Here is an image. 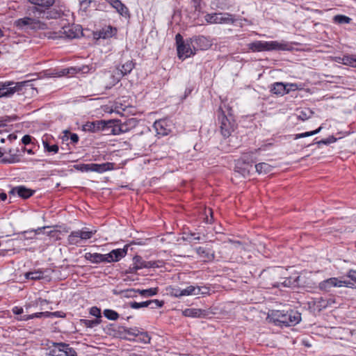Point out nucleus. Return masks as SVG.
Returning <instances> with one entry per match:
<instances>
[{"instance_id": "obj_1", "label": "nucleus", "mask_w": 356, "mask_h": 356, "mask_svg": "<svg viewBox=\"0 0 356 356\" xmlns=\"http://www.w3.org/2000/svg\"><path fill=\"white\" fill-rule=\"evenodd\" d=\"M61 10L60 9L53 8L51 10H41L40 8H32L29 10L27 16L18 19L15 22V24L19 28L28 27L31 29H47V25L42 22L43 19H57L61 16Z\"/></svg>"}, {"instance_id": "obj_2", "label": "nucleus", "mask_w": 356, "mask_h": 356, "mask_svg": "<svg viewBox=\"0 0 356 356\" xmlns=\"http://www.w3.org/2000/svg\"><path fill=\"white\" fill-rule=\"evenodd\" d=\"M268 318L278 326H294L301 321V314L298 311L290 309L272 310L268 314Z\"/></svg>"}, {"instance_id": "obj_3", "label": "nucleus", "mask_w": 356, "mask_h": 356, "mask_svg": "<svg viewBox=\"0 0 356 356\" xmlns=\"http://www.w3.org/2000/svg\"><path fill=\"white\" fill-rule=\"evenodd\" d=\"M127 250L128 245H125L123 248L113 250L105 254L87 252L85 254V259L92 264L116 262L126 256Z\"/></svg>"}, {"instance_id": "obj_4", "label": "nucleus", "mask_w": 356, "mask_h": 356, "mask_svg": "<svg viewBox=\"0 0 356 356\" xmlns=\"http://www.w3.org/2000/svg\"><path fill=\"white\" fill-rule=\"evenodd\" d=\"M248 49L252 52L285 51L288 49V44L278 41H255L248 44Z\"/></svg>"}, {"instance_id": "obj_5", "label": "nucleus", "mask_w": 356, "mask_h": 356, "mask_svg": "<svg viewBox=\"0 0 356 356\" xmlns=\"http://www.w3.org/2000/svg\"><path fill=\"white\" fill-rule=\"evenodd\" d=\"M175 40L177 55L180 59H185L195 54L196 51L193 49L190 39L184 41L181 34L177 33L175 35Z\"/></svg>"}, {"instance_id": "obj_6", "label": "nucleus", "mask_w": 356, "mask_h": 356, "mask_svg": "<svg viewBox=\"0 0 356 356\" xmlns=\"http://www.w3.org/2000/svg\"><path fill=\"white\" fill-rule=\"evenodd\" d=\"M96 233V230H89L84 227L82 229L72 232L67 237V241L70 245H78L82 241L90 239Z\"/></svg>"}, {"instance_id": "obj_7", "label": "nucleus", "mask_w": 356, "mask_h": 356, "mask_svg": "<svg viewBox=\"0 0 356 356\" xmlns=\"http://www.w3.org/2000/svg\"><path fill=\"white\" fill-rule=\"evenodd\" d=\"M218 120L220 122V129L221 134L225 138H228L235 129V123L226 116L221 108H219Z\"/></svg>"}, {"instance_id": "obj_8", "label": "nucleus", "mask_w": 356, "mask_h": 356, "mask_svg": "<svg viewBox=\"0 0 356 356\" xmlns=\"http://www.w3.org/2000/svg\"><path fill=\"white\" fill-rule=\"evenodd\" d=\"M133 267L131 268V273H136L138 270L142 268H159L161 266V261H146L140 256L136 255L133 259Z\"/></svg>"}, {"instance_id": "obj_9", "label": "nucleus", "mask_w": 356, "mask_h": 356, "mask_svg": "<svg viewBox=\"0 0 356 356\" xmlns=\"http://www.w3.org/2000/svg\"><path fill=\"white\" fill-rule=\"evenodd\" d=\"M205 20L211 24L234 23V19L229 13H211L205 15Z\"/></svg>"}, {"instance_id": "obj_10", "label": "nucleus", "mask_w": 356, "mask_h": 356, "mask_svg": "<svg viewBox=\"0 0 356 356\" xmlns=\"http://www.w3.org/2000/svg\"><path fill=\"white\" fill-rule=\"evenodd\" d=\"M28 81L21 83L5 82L0 83V97H10L15 92L18 91L21 87L25 85Z\"/></svg>"}, {"instance_id": "obj_11", "label": "nucleus", "mask_w": 356, "mask_h": 356, "mask_svg": "<svg viewBox=\"0 0 356 356\" xmlns=\"http://www.w3.org/2000/svg\"><path fill=\"white\" fill-rule=\"evenodd\" d=\"M190 42L193 49L195 51L198 50H207L212 44L211 40L203 35L195 36L190 38Z\"/></svg>"}, {"instance_id": "obj_12", "label": "nucleus", "mask_w": 356, "mask_h": 356, "mask_svg": "<svg viewBox=\"0 0 356 356\" xmlns=\"http://www.w3.org/2000/svg\"><path fill=\"white\" fill-rule=\"evenodd\" d=\"M135 67V63L133 60H128L126 63L119 65L117 67V78L110 86H106V88H111L116 83L119 82L120 78L131 73Z\"/></svg>"}, {"instance_id": "obj_13", "label": "nucleus", "mask_w": 356, "mask_h": 356, "mask_svg": "<svg viewBox=\"0 0 356 356\" xmlns=\"http://www.w3.org/2000/svg\"><path fill=\"white\" fill-rule=\"evenodd\" d=\"M256 161V158H253V153H245L242 156V161H238L235 167V169L237 172H239L242 174L243 177L249 175L250 170L246 168L241 169V165H247L248 166L251 167L252 164Z\"/></svg>"}, {"instance_id": "obj_14", "label": "nucleus", "mask_w": 356, "mask_h": 356, "mask_svg": "<svg viewBox=\"0 0 356 356\" xmlns=\"http://www.w3.org/2000/svg\"><path fill=\"white\" fill-rule=\"evenodd\" d=\"M80 29L73 24H67L62 26L59 31L58 37L73 39L79 35Z\"/></svg>"}, {"instance_id": "obj_15", "label": "nucleus", "mask_w": 356, "mask_h": 356, "mask_svg": "<svg viewBox=\"0 0 356 356\" xmlns=\"http://www.w3.org/2000/svg\"><path fill=\"white\" fill-rule=\"evenodd\" d=\"M345 282L337 277H331L319 283V289L322 291L329 292L333 287H341Z\"/></svg>"}, {"instance_id": "obj_16", "label": "nucleus", "mask_w": 356, "mask_h": 356, "mask_svg": "<svg viewBox=\"0 0 356 356\" xmlns=\"http://www.w3.org/2000/svg\"><path fill=\"white\" fill-rule=\"evenodd\" d=\"M34 193V191L26 188L24 186H19L13 187L9 192L10 199H11L12 196H15L17 195L19 197L23 199H27L31 197Z\"/></svg>"}, {"instance_id": "obj_17", "label": "nucleus", "mask_w": 356, "mask_h": 356, "mask_svg": "<svg viewBox=\"0 0 356 356\" xmlns=\"http://www.w3.org/2000/svg\"><path fill=\"white\" fill-rule=\"evenodd\" d=\"M335 304V299L333 297L328 298L321 297L314 300V306L319 312L328 307H334Z\"/></svg>"}, {"instance_id": "obj_18", "label": "nucleus", "mask_w": 356, "mask_h": 356, "mask_svg": "<svg viewBox=\"0 0 356 356\" xmlns=\"http://www.w3.org/2000/svg\"><path fill=\"white\" fill-rule=\"evenodd\" d=\"M120 120H105V126L104 128V131L106 132V134H112V135H120L121 134L120 128Z\"/></svg>"}, {"instance_id": "obj_19", "label": "nucleus", "mask_w": 356, "mask_h": 356, "mask_svg": "<svg viewBox=\"0 0 356 356\" xmlns=\"http://www.w3.org/2000/svg\"><path fill=\"white\" fill-rule=\"evenodd\" d=\"M152 304H155V306L152 307V309L160 308V307H163V302L159 301V300H156V299L147 300V301L142 302H131L129 303V306L132 309H140L142 307H149V305H152Z\"/></svg>"}, {"instance_id": "obj_20", "label": "nucleus", "mask_w": 356, "mask_h": 356, "mask_svg": "<svg viewBox=\"0 0 356 356\" xmlns=\"http://www.w3.org/2000/svg\"><path fill=\"white\" fill-rule=\"evenodd\" d=\"M108 2L116 11L124 17H129V12L127 6L123 4L120 0H105Z\"/></svg>"}, {"instance_id": "obj_21", "label": "nucleus", "mask_w": 356, "mask_h": 356, "mask_svg": "<svg viewBox=\"0 0 356 356\" xmlns=\"http://www.w3.org/2000/svg\"><path fill=\"white\" fill-rule=\"evenodd\" d=\"M158 291H159L158 288H150L148 289H143V290H140V289L136 290V289H131L127 290L126 292L128 293L127 295V296H133L134 297V296H136V295L132 294V293H138L142 296L150 297V296L156 295Z\"/></svg>"}, {"instance_id": "obj_22", "label": "nucleus", "mask_w": 356, "mask_h": 356, "mask_svg": "<svg viewBox=\"0 0 356 356\" xmlns=\"http://www.w3.org/2000/svg\"><path fill=\"white\" fill-rule=\"evenodd\" d=\"M305 275H298L297 276L293 281L291 278H287L284 280L282 284L284 286H298V287H305L307 286L306 282L305 281Z\"/></svg>"}, {"instance_id": "obj_23", "label": "nucleus", "mask_w": 356, "mask_h": 356, "mask_svg": "<svg viewBox=\"0 0 356 356\" xmlns=\"http://www.w3.org/2000/svg\"><path fill=\"white\" fill-rule=\"evenodd\" d=\"M29 3L34 5L33 8H40L45 10H51V7L54 5L55 0H27Z\"/></svg>"}, {"instance_id": "obj_24", "label": "nucleus", "mask_w": 356, "mask_h": 356, "mask_svg": "<svg viewBox=\"0 0 356 356\" xmlns=\"http://www.w3.org/2000/svg\"><path fill=\"white\" fill-rule=\"evenodd\" d=\"M117 33V29L111 26H107L103 27L101 30H99L97 33H95V35L97 36V38L102 39H108Z\"/></svg>"}, {"instance_id": "obj_25", "label": "nucleus", "mask_w": 356, "mask_h": 356, "mask_svg": "<svg viewBox=\"0 0 356 356\" xmlns=\"http://www.w3.org/2000/svg\"><path fill=\"white\" fill-rule=\"evenodd\" d=\"M105 120H97L92 122H88L84 125V129L90 132H97L104 131Z\"/></svg>"}, {"instance_id": "obj_26", "label": "nucleus", "mask_w": 356, "mask_h": 356, "mask_svg": "<svg viewBox=\"0 0 356 356\" xmlns=\"http://www.w3.org/2000/svg\"><path fill=\"white\" fill-rule=\"evenodd\" d=\"M154 127L159 135L166 136L170 131L167 122L163 120L156 121L154 124Z\"/></svg>"}, {"instance_id": "obj_27", "label": "nucleus", "mask_w": 356, "mask_h": 356, "mask_svg": "<svg viewBox=\"0 0 356 356\" xmlns=\"http://www.w3.org/2000/svg\"><path fill=\"white\" fill-rule=\"evenodd\" d=\"M138 124V121L135 118H130L124 122L120 121V128L121 134L129 132L132 129L135 128Z\"/></svg>"}, {"instance_id": "obj_28", "label": "nucleus", "mask_w": 356, "mask_h": 356, "mask_svg": "<svg viewBox=\"0 0 356 356\" xmlns=\"http://www.w3.org/2000/svg\"><path fill=\"white\" fill-rule=\"evenodd\" d=\"M115 164L113 163L106 162L101 164L92 163V172L102 173L108 170L114 169Z\"/></svg>"}, {"instance_id": "obj_29", "label": "nucleus", "mask_w": 356, "mask_h": 356, "mask_svg": "<svg viewBox=\"0 0 356 356\" xmlns=\"http://www.w3.org/2000/svg\"><path fill=\"white\" fill-rule=\"evenodd\" d=\"M54 346L58 348L60 351L64 352L66 356H77L75 350L70 347V345L67 343L63 342L55 343Z\"/></svg>"}, {"instance_id": "obj_30", "label": "nucleus", "mask_w": 356, "mask_h": 356, "mask_svg": "<svg viewBox=\"0 0 356 356\" xmlns=\"http://www.w3.org/2000/svg\"><path fill=\"white\" fill-rule=\"evenodd\" d=\"M183 315L187 317L201 318L206 315V312L201 309L189 308L183 311Z\"/></svg>"}, {"instance_id": "obj_31", "label": "nucleus", "mask_w": 356, "mask_h": 356, "mask_svg": "<svg viewBox=\"0 0 356 356\" xmlns=\"http://www.w3.org/2000/svg\"><path fill=\"white\" fill-rule=\"evenodd\" d=\"M196 252L204 261H211L214 258L213 253H211L208 250L202 247L197 248Z\"/></svg>"}, {"instance_id": "obj_32", "label": "nucleus", "mask_w": 356, "mask_h": 356, "mask_svg": "<svg viewBox=\"0 0 356 356\" xmlns=\"http://www.w3.org/2000/svg\"><path fill=\"white\" fill-rule=\"evenodd\" d=\"M286 86L284 83L282 82H276L272 86L270 91L275 95L282 96L286 95Z\"/></svg>"}, {"instance_id": "obj_33", "label": "nucleus", "mask_w": 356, "mask_h": 356, "mask_svg": "<svg viewBox=\"0 0 356 356\" xmlns=\"http://www.w3.org/2000/svg\"><path fill=\"white\" fill-rule=\"evenodd\" d=\"M256 171L259 174H267L272 170V166L267 163H259L255 165Z\"/></svg>"}, {"instance_id": "obj_34", "label": "nucleus", "mask_w": 356, "mask_h": 356, "mask_svg": "<svg viewBox=\"0 0 356 356\" xmlns=\"http://www.w3.org/2000/svg\"><path fill=\"white\" fill-rule=\"evenodd\" d=\"M49 314L45 312H38V313H35V314H31V315H21L18 317L16 318V319L17 321H29L30 319H33L34 318H41L42 316H45L47 317Z\"/></svg>"}, {"instance_id": "obj_35", "label": "nucleus", "mask_w": 356, "mask_h": 356, "mask_svg": "<svg viewBox=\"0 0 356 356\" xmlns=\"http://www.w3.org/2000/svg\"><path fill=\"white\" fill-rule=\"evenodd\" d=\"M5 153L9 154L10 156L9 158H3V161L4 163H13L15 162H18L19 161V159L18 157V155L14 152L15 151L10 149L8 151H4Z\"/></svg>"}, {"instance_id": "obj_36", "label": "nucleus", "mask_w": 356, "mask_h": 356, "mask_svg": "<svg viewBox=\"0 0 356 356\" xmlns=\"http://www.w3.org/2000/svg\"><path fill=\"white\" fill-rule=\"evenodd\" d=\"M352 19L343 15H337L333 17V22L339 24H349Z\"/></svg>"}, {"instance_id": "obj_37", "label": "nucleus", "mask_w": 356, "mask_h": 356, "mask_svg": "<svg viewBox=\"0 0 356 356\" xmlns=\"http://www.w3.org/2000/svg\"><path fill=\"white\" fill-rule=\"evenodd\" d=\"M102 322V320L99 318H96L94 320H88V319H81V323L84 326L92 328L99 324H100Z\"/></svg>"}, {"instance_id": "obj_38", "label": "nucleus", "mask_w": 356, "mask_h": 356, "mask_svg": "<svg viewBox=\"0 0 356 356\" xmlns=\"http://www.w3.org/2000/svg\"><path fill=\"white\" fill-rule=\"evenodd\" d=\"M338 62L346 65L356 66V59L349 56H344L343 58H338Z\"/></svg>"}, {"instance_id": "obj_39", "label": "nucleus", "mask_w": 356, "mask_h": 356, "mask_svg": "<svg viewBox=\"0 0 356 356\" xmlns=\"http://www.w3.org/2000/svg\"><path fill=\"white\" fill-rule=\"evenodd\" d=\"M81 72L80 67H74L63 69L58 75V76H65L68 74H74L79 73Z\"/></svg>"}, {"instance_id": "obj_40", "label": "nucleus", "mask_w": 356, "mask_h": 356, "mask_svg": "<svg viewBox=\"0 0 356 356\" xmlns=\"http://www.w3.org/2000/svg\"><path fill=\"white\" fill-rule=\"evenodd\" d=\"M104 316L111 321H116L119 318V314L114 310L106 309L104 311Z\"/></svg>"}, {"instance_id": "obj_41", "label": "nucleus", "mask_w": 356, "mask_h": 356, "mask_svg": "<svg viewBox=\"0 0 356 356\" xmlns=\"http://www.w3.org/2000/svg\"><path fill=\"white\" fill-rule=\"evenodd\" d=\"M25 277L30 280H40L43 277V273L40 270L29 272L25 274Z\"/></svg>"}, {"instance_id": "obj_42", "label": "nucleus", "mask_w": 356, "mask_h": 356, "mask_svg": "<svg viewBox=\"0 0 356 356\" xmlns=\"http://www.w3.org/2000/svg\"><path fill=\"white\" fill-rule=\"evenodd\" d=\"M321 129H322V127H319L318 129H316L314 131H307V132H305V133L296 134L295 136V139H298V138H305V137H308V136H314V135L319 133Z\"/></svg>"}, {"instance_id": "obj_43", "label": "nucleus", "mask_w": 356, "mask_h": 356, "mask_svg": "<svg viewBox=\"0 0 356 356\" xmlns=\"http://www.w3.org/2000/svg\"><path fill=\"white\" fill-rule=\"evenodd\" d=\"M43 146L44 149L48 152H53L54 154L58 152V146L57 145H49L47 141H43Z\"/></svg>"}, {"instance_id": "obj_44", "label": "nucleus", "mask_w": 356, "mask_h": 356, "mask_svg": "<svg viewBox=\"0 0 356 356\" xmlns=\"http://www.w3.org/2000/svg\"><path fill=\"white\" fill-rule=\"evenodd\" d=\"M182 292L183 296H196V286H188L186 289H182Z\"/></svg>"}, {"instance_id": "obj_45", "label": "nucleus", "mask_w": 356, "mask_h": 356, "mask_svg": "<svg viewBox=\"0 0 356 356\" xmlns=\"http://www.w3.org/2000/svg\"><path fill=\"white\" fill-rule=\"evenodd\" d=\"M15 119V118H12L9 116H4L0 118V127H6L10 122H13Z\"/></svg>"}, {"instance_id": "obj_46", "label": "nucleus", "mask_w": 356, "mask_h": 356, "mask_svg": "<svg viewBox=\"0 0 356 356\" xmlns=\"http://www.w3.org/2000/svg\"><path fill=\"white\" fill-rule=\"evenodd\" d=\"M286 87V94L289 93L291 91H295L297 90H300L301 86L298 85L297 83H286L285 84Z\"/></svg>"}, {"instance_id": "obj_47", "label": "nucleus", "mask_w": 356, "mask_h": 356, "mask_svg": "<svg viewBox=\"0 0 356 356\" xmlns=\"http://www.w3.org/2000/svg\"><path fill=\"white\" fill-rule=\"evenodd\" d=\"M210 292V289L206 286H196V296L197 295H209Z\"/></svg>"}, {"instance_id": "obj_48", "label": "nucleus", "mask_w": 356, "mask_h": 356, "mask_svg": "<svg viewBox=\"0 0 356 356\" xmlns=\"http://www.w3.org/2000/svg\"><path fill=\"white\" fill-rule=\"evenodd\" d=\"M70 135V140L73 143H76L79 141V136L76 134H71L69 131H64L63 139L65 138H68V135Z\"/></svg>"}, {"instance_id": "obj_49", "label": "nucleus", "mask_w": 356, "mask_h": 356, "mask_svg": "<svg viewBox=\"0 0 356 356\" xmlns=\"http://www.w3.org/2000/svg\"><path fill=\"white\" fill-rule=\"evenodd\" d=\"M170 293L171 294V296H175L176 298L183 296L182 289L179 288H170Z\"/></svg>"}, {"instance_id": "obj_50", "label": "nucleus", "mask_w": 356, "mask_h": 356, "mask_svg": "<svg viewBox=\"0 0 356 356\" xmlns=\"http://www.w3.org/2000/svg\"><path fill=\"white\" fill-rule=\"evenodd\" d=\"M90 314L95 316L97 318L101 319V310L97 307H92L90 308Z\"/></svg>"}, {"instance_id": "obj_51", "label": "nucleus", "mask_w": 356, "mask_h": 356, "mask_svg": "<svg viewBox=\"0 0 356 356\" xmlns=\"http://www.w3.org/2000/svg\"><path fill=\"white\" fill-rule=\"evenodd\" d=\"M139 336V340L145 343H149L151 338L147 332H141Z\"/></svg>"}, {"instance_id": "obj_52", "label": "nucleus", "mask_w": 356, "mask_h": 356, "mask_svg": "<svg viewBox=\"0 0 356 356\" xmlns=\"http://www.w3.org/2000/svg\"><path fill=\"white\" fill-rule=\"evenodd\" d=\"M77 169H79L82 172L92 171V163L82 164L77 167Z\"/></svg>"}, {"instance_id": "obj_53", "label": "nucleus", "mask_w": 356, "mask_h": 356, "mask_svg": "<svg viewBox=\"0 0 356 356\" xmlns=\"http://www.w3.org/2000/svg\"><path fill=\"white\" fill-rule=\"evenodd\" d=\"M46 313H47L49 314L47 317L56 316V317L64 318L65 316V314L62 312H46Z\"/></svg>"}, {"instance_id": "obj_54", "label": "nucleus", "mask_w": 356, "mask_h": 356, "mask_svg": "<svg viewBox=\"0 0 356 356\" xmlns=\"http://www.w3.org/2000/svg\"><path fill=\"white\" fill-rule=\"evenodd\" d=\"M94 0H79L80 5L83 9H87Z\"/></svg>"}, {"instance_id": "obj_55", "label": "nucleus", "mask_w": 356, "mask_h": 356, "mask_svg": "<svg viewBox=\"0 0 356 356\" xmlns=\"http://www.w3.org/2000/svg\"><path fill=\"white\" fill-rule=\"evenodd\" d=\"M12 311H13V314H15V315H21L24 312V309H23L22 307H17V306L14 307L12 309Z\"/></svg>"}, {"instance_id": "obj_56", "label": "nucleus", "mask_w": 356, "mask_h": 356, "mask_svg": "<svg viewBox=\"0 0 356 356\" xmlns=\"http://www.w3.org/2000/svg\"><path fill=\"white\" fill-rule=\"evenodd\" d=\"M31 141V137L29 135H25L22 138V142L24 145H28Z\"/></svg>"}, {"instance_id": "obj_57", "label": "nucleus", "mask_w": 356, "mask_h": 356, "mask_svg": "<svg viewBox=\"0 0 356 356\" xmlns=\"http://www.w3.org/2000/svg\"><path fill=\"white\" fill-rule=\"evenodd\" d=\"M309 118V115L305 111H301L299 115V118L302 120H306Z\"/></svg>"}, {"instance_id": "obj_58", "label": "nucleus", "mask_w": 356, "mask_h": 356, "mask_svg": "<svg viewBox=\"0 0 356 356\" xmlns=\"http://www.w3.org/2000/svg\"><path fill=\"white\" fill-rule=\"evenodd\" d=\"M325 141H327V145L337 141V138L333 136H329L327 138H325Z\"/></svg>"}, {"instance_id": "obj_59", "label": "nucleus", "mask_w": 356, "mask_h": 356, "mask_svg": "<svg viewBox=\"0 0 356 356\" xmlns=\"http://www.w3.org/2000/svg\"><path fill=\"white\" fill-rule=\"evenodd\" d=\"M348 277L355 282H356V271L351 270L349 273Z\"/></svg>"}, {"instance_id": "obj_60", "label": "nucleus", "mask_w": 356, "mask_h": 356, "mask_svg": "<svg viewBox=\"0 0 356 356\" xmlns=\"http://www.w3.org/2000/svg\"><path fill=\"white\" fill-rule=\"evenodd\" d=\"M124 332H126L127 334H129V335L138 336V334H136V333L132 332L131 330V329L124 328Z\"/></svg>"}, {"instance_id": "obj_61", "label": "nucleus", "mask_w": 356, "mask_h": 356, "mask_svg": "<svg viewBox=\"0 0 356 356\" xmlns=\"http://www.w3.org/2000/svg\"><path fill=\"white\" fill-rule=\"evenodd\" d=\"M191 236V239L192 240H200V236L199 234H197L195 233H191L190 234Z\"/></svg>"}, {"instance_id": "obj_62", "label": "nucleus", "mask_w": 356, "mask_h": 356, "mask_svg": "<svg viewBox=\"0 0 356 356\" xmlns=\"http://www.w3.org/2000/svg\"><path fill=\"white\" fill-rule=\"evenodd\" d=\"M7 139L10 141H13L14 140H16L17 139V135L15 134H9L8 136H7Z\"/></svg>"}, {"instance_id": "obj_63", "label": "nucleus", "mask_w": 356, "mask_h": 356, "mask_svg": "<svg viewBox=\"0 0 356 356\" xmlns=\"http://www.w3.org/2000/svg\"><path fill=\"white\" fill-rule=\"evenodd\" d=\"M88 72H89V67L88 66H83L82 67H81L80 72L87 73Z\"/></svg>"}, {"instance_id": "obj_64", "label": "nucleus", "mask_w": 356, "mask_h": 356, "mask_svg": "<svg viewBox=\"0 0 356 356\" xmlns=\"http://www.w3.org/2000/svg\"><path fill=\"white\" fill-rule=\"evenodd\" d=\"M7 198V195L6 193H0V199L2 200V201H5Z\"/></svg>"}]
</instances>
